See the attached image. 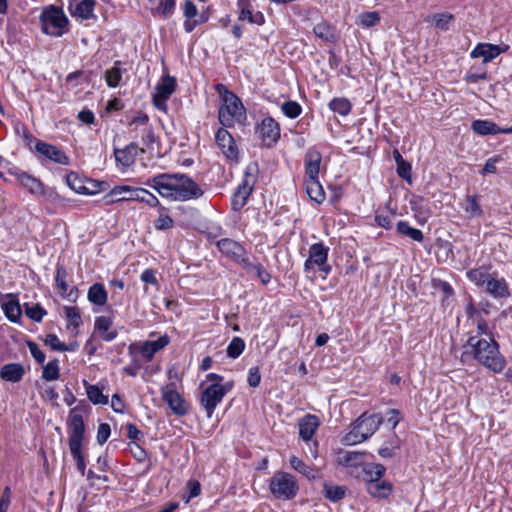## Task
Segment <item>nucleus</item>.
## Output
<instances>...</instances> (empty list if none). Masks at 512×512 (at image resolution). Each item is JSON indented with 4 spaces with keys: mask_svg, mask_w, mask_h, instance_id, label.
Listing matches in <instances>:
<instances>
[{
    "mask_svg": "<svg viewBox=\"0 0 512 512\" xmlns=\"http://www.w3.org/2000/svg\"><path fill=\"white\" fill-rule=\"evenodd\" d=\"M281 109L283 113L291 119L298 117L302 112L300 104L297 103L296 101L284 102L281 106Z\"/></svg>",
    "mask_w": 512,
    "mask_h": 512,
    "instance_id": "49",
    "label": "nucleus"
},
{
    "mask_svg": "<svg viewBox=\"0 0 512 512\" xmlns=\"http://www.w3.org/2000/svg\"><path fill=\"white\" fill-rule=\"evenodd\" d=\"M313 32L318 38L325 41H330L333 39V31L331 27L325 22L316 24L313 28Z\"/></svg>",
    "mask_w": 512,
    "mask_h": 512,
    "instance_id": "50",
    "label": "nucleus"
},
{
    "mask_svg": "<svg viewBox=\"0 0 512 512\" xmlns=\"http://www.w3.org/2000/svg\"><path fill=\"white\" fill-rule=\"evenodd\" d=\"M365 441L362 437L361 433L356 431V426L354 425L352 430L347 433L343 438V443L346 445H355Z\"/></svg>",
    "mask_w": 512,
    "mask_h": 512,
    "instance_id": "59",
    "label": "nucleus"
},
{
    "mask_svg": "<svg viewBox=\"0 0 512 512\" xmlns=\"http://www.w3.org/2000/svg\"><path fill=\"white\" fill-rule=\"evenodd\" d=\"M230 388L231 386L227 387V385L220 383H212L203 390L200 402L208 418L212 416L215 408L223 400Z\"/></svg>",
    "mask_w": 512,
    "mask_h": 512,
    "instance_id": "8",
    "label": "nucleus"
},
{
    "mask_svg": "<svg viewBox=\"0 0 512 512\" xmlns=\"http://www.w3.org/2000/svg\"><path fill=\"white\" fill-rule=\"evenodd\" d=\"M27 347L37 363L42 364L45 361V354L35 342L27 341Z\"/></svg>",
    "mask_w": 512,
    "mask_h": 512,
    "instance_id": "62",
    "label": "nucleus"
},
{
    "mask_svg": "<svg viewBox=\"0 0 512 512\" xmlns=\"http://www.w3.org/2000/svg\"><path fill=\"white\" fill-rule=\"evenodd\" d=\"M69 449H70V452H71L73 458L76 461V466H77L78 471L82 475H84L86 464H85L84 456L82 454V447H75V448L72 447Z\"/></svg>",
    "mask_w": 512,
    "mask_h": 512,
    "instance_id": "57",
    "label": "nucleus"
},
{
    "mask_svg": "<svg viewBox=\"0 0 512 512\" xmlns=\"http://www.w3.org/2000/svg\"><path fill=\"white\" fill-rule=\"evenodd\" d=\"M60 376V367L58 359L49 361L43 366L42 379L46 381H55Z\"/></svg>",
    "mask_w": 512,
    "mask_h": 512,
    "instance_id": "44",
    "label": "nucleus"
},
{
    "mask_svg": "<svg viewBox=\"0 0 512 512\" xmlns=\"http://www.w3.org/2000/svg\"><path fill=\"white\" fill-rule=\"evenodd\" d=\"M110 434H111L110 425L108 423H101L98 426V430H97V436H96L97 442L100 445H103L108 440Z\"/></svg>",
    "mask_w": 512,
    "mask_h": 512,
    "instance_id": "60",
    "label": "nucleus"
},
{
    "mask_svg": "<svg viewBox=\"0 0 512 512\" xmlns=\"http://www.w3.org/2000/svg\"><path fill=\"white\" fill-rule=\"evenodd\" d=\"M359 22L364 27H373L380 22V15L378 12H365L359 16Z\"/></svg>",
    "mask_w": 512,
    "mask_h": 512,
    "instance_id": "51",
    "label": "nucleus"
},
{
    "mask_svg": "<svg viewBox=\"0 0 512 512\" xmlns=\"http://www.w3.org/2000/svg\"><path fill=\"white\" fill-rule=\"evenodd\" d=\"M106 204H113L121 201L144 202L150 207L159 206V199L150 191L144 188L128 185H118L110 190L104 197Z\"/></svg>",
    "mask_w": 512,
    "mask_h": 512,
    "instance_id": "4",
    "label": "nucleus"
},
{
    "mask_svg": "<svg viewBox=\"0 0 512 512\" xmlns=\"http://www.w3.org/2000/svg\"><path fill=\"white\" fill-rule=\"evenodd\" d=\"M397 231L404 235V236H407L409 238H411L412 240L416 241V242H422L423 241V233L421 230L419 229H416V228H413L411 227L407 222L405 221H399L397 223Z\"/></svg>",
    "mask_w": 512,
    "mask_h": 512,
    "instance_id": "43",
    "label": "nucleus"
},
{
    "mask_svg": "<svg viewBox=\"0 0 512 512\" xmlns=\"http://www.w3.org/2000/svg\"><path fill=\"white\" fill-rule=\"evenodd\" d=\"M163 400L168 404L169 408L176 415L182 416L188 412V404L182 396L176 391L175 385L170 383L161 388Z\"/></svg>",
    "mask_w": 512,
    "mask_h": 512,
    "instance_id": "12",
    "label": "nucleus"
},
{
    "mask_svg": "<svg viewBox=\"0 0 512 512\" xmlns=\"http://www.w3.org/2000/svg\"><path fill=\"white\" fill-rule=\"evenodd\" d=\"M365 453L356 451H339L337 463L344 467H359L364 464Z\"/></svg>",
    "mask_w": 512,
    "mask_h": 512,
    "instance_id": "29",
    "label": "nucleus"
},
{
    "mask_svg": "<svg viewBox=\"0 0 512 512\" xmlns=\"http://www.w3.org/2000/svg\"><path fill=\"white\" fill-rule=\"evenodd\" d=\"M324 495L327 499L332 502L339 501L345 497L347 488L345 486L332 485L330 483H324Z\"/></svg>",
    "mask_w": 512,
    "mask_h": 512,
    "instance_id": "42",
    "label": "nucleus"
},
{
    "mask_svg": "<svg viewBox=\"0 0 512 512\" xmlns=\"http://www.w3.org/2000/svg\"><path fill=\"white\" fill-rule=\"evenodd\" d=\"M42 30L45 34L60 37L65 33L68 19L63 10L54 5L47 6L40 15Z\"/></svg>",
    "mask_w": 512,
    "mask_h": 512,
    "instance_id": "7",
    "label": "nucleus"
},
{
    "mask_svg": "<svg viewBox=\"0 0 512 512\" xmlns=\"http://www.w3.org/2000/svg\"><path fill=\"white\" fill-rule=\"evenodd\" d=\"M158 217L154 221V227L156 230L163 231L172 229L174 226V220L169 216L168 209L159 204Z\"/></svg>",
    "mask_w": 512,
    "mask_h": 512,
    "instance_id": "40",
    "label": "nucleus"
},
{
    "mask_svg": "<svg viewBox=\"0 0 512 512\" xmlns=\"http://www.w3.org/2000/svg\"><path fill=\"white\" fill-rule=\"evenodd\" d=\"M319 426V419L315 415L307 414L299 421V435L304 441L312 439Z\"/></svg>",
    "mask_w": 512,
    "mask_h": 512,
    "instance_id": "27",
    "label": "nucleus"
},
{
    "mask_svg": "<svg viewBox=\"0 0 512 512\" xmlns=\"http://www.w3.org/2000/svg\"><path fill=\"white\" fill-rule=\"evenodd\" d=\"M472 130L478 135H495L500 133V128L489 120H475L471 124Z\"/></svg>",
    "mask_w": 512,
    "mask_h": 512,
    "instance_id": "37",
    "label": "nucleus"
},
{
    "mask_svg": "<svg viewBox=\"0 0 512 512\" xmlns=\"http://www.w3.org/2000/svg\"><path fill=\"white\" fill-rule=\"evenodd\" d=\"M56 286L62 296H65L68 290V284L66 282V270L63 267L57 268L56 273Z\"/></svg>",
    "mask_w": 512,
    "mask_h": 512,
    "instance_id": "55",
    "label": "nucleus"
},
{
    "mask_svg": "<svg viewBox=\"0 0 512 512\" xmlns=\"http://www.w3.org/2000/svg\"><path fill=\"white\" fill-rule=\"evenodd\" d=\"M322 155L315 147L309 148L304 157L306 179L319 178Z\"/></svg>",
    "mask_w": 512,
    "mask_h": 512,
    "instance_id": "19",
    "label": "nucleus"
},
{
    "mask_svg": "<svg viewBox=\"0 0 512 512\" xmlns=\"http://www.w3.org/2000/svg\"><path fill=\"white\" fill-rule=\"evenodd\" d=\"M217 247L222 254L240 264L242 267L245 262L249 260L244 247L230 238H223L219 240L217 242Z\"/></svg>",
    "mask_w": 512,
    "mask_h": 512,
    "instance_id": "13",
    "label": "nucleus"
},
{
    "mask_svg": "<svg viewBox=\"0 0 512 512\" xmlns=\"http://www.w3.org/2000/svg\"><path fill=\"white\" fill-rule=\"evenodd\" d=\"M328 252L329 248L323 243L312 244L309 248V257L304 263V269L308 271L316 265L320 270L328 273L330 271V267L326 266Z\"/></svg>",
    "mask_w": 512,
    "mask_h": 512,
    "instance_id": "11",
    "label": "nucleus"
},
{
    "mask_svg": "<svg viewBox=\"0 0 512 512\" xmlns=\"http://www.w3.org/2000/svg\"><path fill=\"white\" fill-rule=\"evenodd\" d=\"M290 466L298 473L304 475L309 480H315L321 477L320 469L306 465L297 456H291L289 459Z\"/></svg>",
    "mask_w": 512,
    "mask_h": 512,
    "instance_id": "30",
    "label": "nucleus"
},
{
    "mask_svg": "<svg viewBox=\"0 0 512 512\" xmlns=\"http://www.w3.org/2000/svg\"><path fill=\"white\" fill-rule=\"evenodd\" d=\"M243 268L247 273L255 274L264 285L268 284L271 280V275L260 263H252L248 260L245 262Z\"/></svg>",
    "mask_w": 512,
    "mask_h": 512,
    "instance_id": "41",
    "label": "nucleus"
},
{
    "mask_svg": "<svg viewBox=\"0 0 512 512\" xmlns=\"http://www.w3.org/2000/svg\"><path fill=\"white\" fill-rule=\"evenodd\" d=\"M87 297L92 304L103 306L107 302L108 294L102 284L95 283L89 288Z\"/></svg>",
    "mask_w": 512,
    "mask_h": 512,
    "instance_id": "36",
    "label": "nucleus"
},
{
    "mask_svg": "<svg viewBox=\"0 0 512 512\" xmlns=\"http://www.w3.org/2000/svg\"><path fill=\"white\" fill-rule=\"evenodd\" d=\"M485 292L495 299L508 298L510 296L507 281L504 278H497L494 274L486 283Z\"/></svg>",
    "mask_w": 512,
    "mask_h": 512,
    "instance_id": "23",
    "label": "nucleus"
},
{
    "mask_svg": "<svg viewBox=\"0 0 512 512\" xmlns=\"http://www.w3.org/2000/svg\"><path fill=\"white\" fill-rule=\"evenodd\" d=\"M433 18H434L435 26L439 29L445 30V29H447L448 24L452 21L453 16L448 13H440V14H435L433 16Z\"/></svg>",
    "mask_w": 512,
    "mask_h": 512,
    "instance_id": "61",
    "label": "nucleus"
},
{
    "mask_svg": "<svg viewBox=\"0 0 512 512\" xmlns=\"http://www.w3.org/2000/svg\"><path fill=\"white\" fill-rule=\"evenodd\" d=\"M256 132L266 146L275 144L280 138V126L271 117L264 118L257 126Z\"/></svg>",
    "mask_w": 512,
    "mask_h": 512,
    "instance_id": "15",
    "label": "nucleus"
},
{
    "mask_svg": "<svg viewBox=\"0 0 512 512\" xmlns=\"http://www.w3.org/2000/svg\"><path fill=\"white\" fill-rule=\"evenodd\" d=\"M237 8L239 11V20H247L248 22L257 25H262L264 23V15L259 11L253 12L252 0H237Z\"/></svg>",
    "mask_w": 512,
    "mask_h": 512,
    "instance_id": "21",
    "label": "nucleus"
},
{
    "mask_svg": "<svg viewBox=\"0 0 512 512\" xmlns=\"http://www.w3.org/2000/svg\"><path fill=\"white\" fill-rule=\"evenodd\" d=\"M383 421L381 414L375 413L368 415L363 413L356 421V431L360 432L364 440L372 436Z\"/></svg>",
    "mask_w": 512,
    "mask_h": 512,
    "instance_id": "16",
    "label": "nucleus"
},
{
    "mask_svg": "<svg viewBox=\"0 0 512 512\" xmlns=\"http://www.w3.org/2000/svg\"><path fill=\"white\" fill-rule=\"evenodd\" d=\"M35 149L39 154L43 155L44 157L55 163L67 165L69 162L66 154L55 145L48 144L42 141H37Z\"/></svg>",
    "mask_w": 512,
    "mask_h": 512,
    "instance_id": "18",
    "label": "nucleus"
},
{
    "mask_svg": "<svg viewBox=\"0 0 512 512\" xmlns=\"http://www.w3.org/2000/svg\"><path fill=\"white\" fill-rule=\"evenodd\" d=\"M0 304L5 316L11 322H18L21 318V307L17 297L13 294L2 295Z\"/></svg>",
    "mask_w": 512,
    "mask_h": 512,
    "instance_id": "22",
    "label": "nucleus"
},
{
    "mask_svg": "<svg viewBox=\"0 0 512 512\" xmlns=\"http://www.w3.org/2000/svg\"><path fill=\"white\" fill-rule=\"evenodd\" d=\"M386 472V468L379 463L367 464L363 467L364 481L366 487L368 484L381 480Z\"/></svg>",
    "mask_w": 512,
    "mask_h": 512,
    "instance_id": "34",
    "label": "nucleus"
},
{
    "mask_svg": "<svg viewBox=\"0 0 512 512\" xmlns=\"http://www.w3.org/2000/svg\"><path fill=\"white\" fill-rule=\"evenodd\" d=\"M245 349V342L240 337H234L227 347V355L230 358L239 357Z\"/></svg>",
    "mask_w": 512,
    "mask_h": 512,
    "instance_id": "47",
    "label": "nucleus"
},
{
    "mask_svg": "<svg viewBox=\"0 0 512 512\" xmlns=\"http://www.w3.org/2000/svg\"><path fill=\"white\" fill-rule=\"evenodd\" d=\"M145 185L153 188L161 197L172 201L184 202L203 195L200 186L182 173H161L148 179Z\"/></svg>",
    "mask_w": 512,
    "mask_h": 512,
    "instance_id": "1",
    "label": "nucleus"
},
{
    "mask_svg": "<svg viewBox=\"0 0 512 512\" xmlns=\"http://www.w3.org/2000/svg\"><path fill=\"white\" fill-rule=\"evenodd\" d=\"M83 384L86 389L87 397L93 404L105 405L108 403V396L104 395L98 386L89 384L85 380Z\"/></svg>",
    "mask_w": 512,
    "mask_h": 512,
    "instance_id": "39",
    "label": "nucleus"
},
{
    "mask_svg": "<svg viewBox=\"0 0 512 512\" xmlns=\"http://www.w3.org/2000/svg\"><path fill=\"white\" fill-rule=\"evenodd\" d=\"M95 0H69L72 17L87 20L94 17Z\"/></svg>",
    "mask_w": 512,
    "mask_h": 512,
    "instance_id": "20",
    "label": "nucleus"
},
{
    "mask_svg": "<svg viewBox=\"0 0 512 512\" xmlns=\"http://www.w3.org/2000/svg\"><path fill=\"white\" fill-rule=\"evenodd\" d=\"M508 45H496L491 43H478L470 52L471 58H481L483 64L489 63L508 50Z\"/></svg>",
    "mask_w": 512,
    "mask_h": 512,
    "instance_id": "14",
    "label": "nucleus"
},
{
    "mask_svg": "<svg viewBox=\"0 0 512 512\" xmlns=\"http://www.w3.org/2000/svg\"><path fill=\"white\" fill-rule=\"evenodd\" d=\"M392 484L388 481L379 480L368 484L366 490L374 498L386 499L392 492Z\"/></svg>",
    "mask_w": 512,
    "mask_h": 512,
    "instance_id": "33",
    "label": "nucleus"
},
{
    "mask_svg": "<svg viewBox=\"0 0 512 512\" xmlns=\"http://www.w3.org/2000/svg\"><path fill=\"white\" fill-rule=\"evenodd\" d=\"M399 449V440L394 437V439L390 442L389 446L381 447L378 450V454L382 458H391L395 455V451Z\"/></svg>",
    "mask_w": 512,
    "mask_h": 512,
    "instance_id": "58",
    "label": "nucleus"
},
{
    "mask_svg": "<svg viewBox=\"0 0 512 512\" xmlns=\"http://www.w3.org/2000/svg\"><path fill=\"white\" fill-rule=\"evenodd\" d=\"M118 64L119 62H116L115 66L105 72L106 83L111 88L117 87L122 79V72Z\"/></svg>",
    "mask_w": 512,
    "mask_h": 512,
    "instance_id": "46",
    "label": "nucleus"
},
{
    "mask_svg": "<svg viewBox=\"0 0 512 512\" xmlns=\"http://www.w3.org/2000/svg\"><path fill=\"white\" fill-rule=\"evenodd\" d=\"M64 313L68 321V327H79L81 324V316L79 310L76 307L66 306L64 307Z\"/></svg>",
    "mask_w": 512,
    "mask_h": 512,
    "instance_id": "48",
    "label": "nucleus"
},
{
    "mask_svg": "<svg viewBox=\"0 0 512 512\" xmlns=\"http://www.w3.org/2000/svg\"><path fill=\"white\" fill-rule=\"evenodd\" d=\"M269 490L276 499L288 501L296 497L299 485L295 476L278 471L270 479Z\"/></svg>",
    "mask_w": 512,
    "mask_h": 512,
    "instance_id": "6",
    "label": "nucleus"
},
{
    "mask_svg": "<svg viewBox=\"0 0 512 512\" xmlns=\"http://www.w3.org/2000/svg\"><path fill=\"white\" fill-rule=\"evenodd\" d=\"M69 435V448L82 447L85 433V424L77 408L70 411L67 423Z\"/></svg>",
    "mask_w": 512,
    "mask_h": 512,
    "instance_id": "9",
    "label": "nucleus"
},
{
    "mask_svg": "<svg viewBox=\"0 0 512 512\" xmlns=\"http://www.w3.org/2000/svg\"><path fill=\"white\" fill-rule=\"evenodd\" d=\"M112 324L113 322L110 317L99 316L95 319L94 330L99 333L104 341L111 342L117 337V331L111 330Z\"/></svg>",
    "mask_w": 512,
    "mask_h": 512,
    "instance_id": "26",
    "label": "nucleus"
},
{
    "mask_svg": "<svg viewBox=\"0 0 512 512\" xmlns=\"http://www.w3.org/2000/svg\"><path fill=\"white\" fill-rule=\"evenodd\" d=\"M149 117L147 114L138 112L136 115L132 117L129 121L128 125L131 129L136 130L138 127H148Z\"/></svg>",
    "mask_w": 512,
    "mask_h": 512,
    "instance_id": "54",
    "label": "nucleus"
},
{
    "mask_svg": "<svg viewBox=\"0 0 512 512\" xmlns=\"http://www.w3.org/2000/svg\"><path fill=\"white\" fill-rule=\"evenodd\" d=\"M466 276L472 283H474V285L481 288L485 287L492 274L489 273L487 267L481 266L478 268L470 269L466 272Z\"/></svg>",
    "mask_w": 512,
    "mask_h": 512,
    "instance_id": "35",
    "label": "nucleus"
},
{
    "mask_svg": "<svg viewBox=\"0 0 512 512\" xmlns=\"http://www.w3.org/2000/svg\"><path fill=\"white\" fill-rule=\"evenodd\" d=\"M17 179L20 184L28 189V191L34 195L44 194V186L41 181L25 172L17 174Z\"/></svg>",
    "mask_w": 512,
    "mask_h": 512,
    "instance_id": "31",
    "label": "nucleus"
},
{
    "mask_svg": "<svg viewBox=\"0 0 512 512\" xmlns=\"http://www.w3.org/2000/svg\"><path fill=\"white\" fill-rule=\"evenodd\" d=\"M305 184L309 198L317 204H321L325 200V192L319 178L306 179Z\"/></svg>",
    "mask_w": 512,
    "mask_h": 512,
    "instance_id": "32",
    "label": "nucleus"
},
{
    "mask_svg": "<svg viewBox=\"0 0 512 512\" xmlns=\"http://www.w3.org/2000/svg\"><path fill=\"white\" fill-rule=\"evenodd\" d=\"M463 348L462 362H466L472 356L479 364L494 373H501L506 366L505 357L501 354L499 344L493 337L487 339L470 336Z\"/></svg>",
    "mask_w": 512,
    "mask_h": 512,
    "instance_id": "2",
    "label": "nucleus"
},
{
    "mask_svg": "<svg viewBox=\"0 0 512 512\" xmlns=\"http://www.w3.org/2000/svg\"><path fill=\"white\" fill-rule=\"evenodd\" d=\"M25 314L31 320L40 322L43 319V317L46 315V311L40 304H35L31 307L27 306L25 308Z\"/></svg>",
    "mask_w": 512,
    "mask_h": 512,
    "instance_id": "52",
    "label": "nucleus"
},
{
    "mask_svg": "<svg viewBox=\"0 0 512 512\" xmlns=\"http://www.w3.org/2000/svg\"><path fill=\"white\" fill-rule=\"evenodd\" d=\"M176 88V80L172 76H165L161 82L155 87L153 95V104L160 111L167 110V100L174 93Z\"/></svg>",
    "mask_w": 512,
    "mask_h": 512,
    "instance_id": "10",
    "label": "nucleus"
},
{
    "mask_svg": "<svg viewBox=\"0 0 512 512\" xmlns=\"http://www.w3.org/2000/svg\"><path fill=\"white\" fill-rule=\"evenodd\" d=\"M258 172L259 167L256 162H251L246 166L243 180L231 198V205L234 211L241 210L247 203V200L257 182Z\"/></svg>",
    "mask_w": 512,
    "mask_h": 512,
    "instance_id": "5",
    "label": "nucleus"
},
{
    "mask_svg": "<svg viewBox=\"0 0 512 512\" xmlns=\"http://www.w3.org/2000/svg\"><path fill=\"white\" fill-rule=\"evenodd\" d=\"M216 90L220 95L221 106L218 119L225 128H232L246 120V109L238 96L227 90L223 84H217Z\"/></svg>",
    "mask_w": 512,
    "mask_h": 512,
    "instance_id": "3",
    "label": "nucleus"
},
{
    "mask_svg": "<svg viewBox=\"0 0 512 512\" xmlns=\"http://www.w3.org/2000/svg\"><path fill=\"white\" fill-rule=\"evenodd\" d=\"M260 380H261V375H260L259 368L258 367L250 368L249 372H248V378H247L248 384L251 387H257L260 383Z\"/></svg>",
    "mask_w": 512,
    "mask_h": 512,
    "instance_id": "64",
    "label": "nucleus"
},
{
    "mask_svg": "<svg viewBox=\"0 0 512 512\" xmlns=\"http://www.w3.org/2000/svg\"><path fill=\"white\" fill-rule=\"evenodd\" d=\"M176 0H160L157 6V13L163 17L170 16L175 9Z\"/></svg>",
    "mask_w": 512,
    "mask_h": 512,
    "instance_id": "53",
    "label": "nucleus"
},
{
    "mask_svg": "<svg viewBox=\"0 0 512 512\" xmlns=\"http://www.w3.org/2000/svg\"><path fill=\"white\" fill-rule=\"evenodd\" d=\"M45 344L49 346L52 350L56 351H68V347L62 343L59 338L55 334H48L45 338Z\"/></svg>",
    "mask_w": 512,
    "mask_h": 512,
    "instance_id": "56",
    "label": "nucleus"
},
{
    "mask_svg": "<svg viewBox=\"0 0 512 512\" xmlns=\"http://www.w3.org/2000/svg\"><path fill=\"white\" fill-rule=\"evenodd\" d=\"M397 173L401 178L410 181L411 165L409 163H407L406 161L401 160V163H398V165H397Z\"/></svg>",
    "mask_w": 512,
    "mask_h": 512,
    "instance_id": "63",
    "label": "nucleus"
},
{
    "mask_svg": "<svg viewBox=\"0 0 512 512\" xmlns=\"http://www.w3.org/2000/svg\"><path fill=\"white\" fill-rule=\"evenodd\" d=\"M170 342L167 335L159 337L157 340L144 341L140 344L139 351L141 355L147 360L151 361L154 355L164 349Z\"/></svg>",
    "mask_w": 512,
    "mask_h": 512,
    "instance_id": "24",
    "label": "nucleus"
},
{
    "mask_svg": "<svg viewBox=\"0 0 512 512\" xmlns=\"http://www.w3.org/2000/svg\"><path fill=\"white\" fill-rule=\"evenodd\" d=\"M138 152V146L135 143H131L123 149H115L114 155L119 165H122L123 167H130L134 164Z\"/></svg>",
    "mask_w": 512,
    "mask_h": 512,
    "instance_id": "25",
    "label": "nucleus"
},
{
    "mask_svg": "<svg viewBox=\"0 0 512 512\" xmlns=\"http://www.w3.org/2000/svg\"><path fill=\"white\" fill-rule=\"evenodd\" d=\"M329 108L342 116L351 112L352 105L347 98H334L329 103Z\"/></svg>",
    "mask_w": 512,
    "mask_h": 512,
    "instance_id": "45",
    "label": "nucleus"
},
{
    "mask_svg": "<svg viewBox=\"0 0 512 512\" xmlns=\"http://www.w3.org/2000/svg\"><path fill=\"white\" fill-rule=\"evenodd\" d=\"M462 208L469 218L480 217L483 215V210L476 195H467L464 203L462 204Z\"/></svg>",
    "mask_w": 512,
    "mask_h": 512,
    "instance_id": "38",
    "label": "nucleus"
},
{
    "mask_svg": "<svg viewBox=\"0 0 512 512\" xmlns=\"http://www.w3.org/2000/svg\"><path fill=\"white\" fill-rule=\"evenodd\" d=\"M216 142L221 149L222 153L227 159L236 160L238 157V149L236 147L234 138L224 128L218 129L215 135Z\"/></svg>",
    "mask_w": 512,
    "mask_h": 512,
    "instance_id": "17",
    "label": "nucleus"
},
{
    "mask_svg": "<svg viewBox=\"0 0 512 512\" xmlns=\"http://www.w3.org/2000/svg\"><path fill=\"white\" fill-rule=\"evenodd\" d=\"M25 375V368L20 363H8L0 369V378L7 382H19Z\"/></svg>",
    "mask_w": 512,
    "mask_h": 512,
    "instance_id": "28",
    "label": "nucleus"
}]
</instances>
